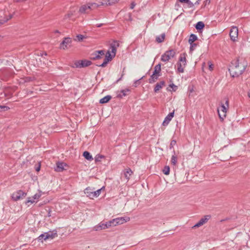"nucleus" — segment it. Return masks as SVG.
I'll use <instances>...</instances> for the list:
<instances>
[{"instance_id": "obj_1", "label": "nucleus", "mask_w": 250, "mask_h": 250, "mask_svg": "<svg viewBox=\"0 0 250 250\" xmlns=\"http://www.w3.org/2000/svg\"><path fill=\"white\" fill-rule=\"evenodd\" d=\"M247 66V63L245 61L240 62L239 60L237 59L231 62V66L229 71L232 77H238L244 72Z\"/></svg>"}, {"instance_id": "obj_2", "label": "nucleus", "mask_w": 250, "mask_h": 250, "mask_svg": "<svg viewBox=\"0 0 250 250\" xmlns=\"http://www.w3.org/2000/svg\"><path fill=\"white\" fill-rule=\"evenodd\" d=\"M229 108V100L226 101L225 104L221 103V107L217 108V112L221 121L226 117V114Z\"/></svg>"}, {"instance_id": "obj_3", "label": "nucleus", "mask_w": 250, "mask_h": 250, "mask_svg": "<svg viewBox=\"0 0 250 250\" xmlns=\"http://www.w3.org/2000/svg\"><path fill=\"white\" fill-rule=\"evenodd\" d=\"M175 51L173 49L167 51L162 55L161 60L164 62H167L171 58L175 56Z\"/></svg>"}, {"instance_id": "obj_4", "label": "nucleus", "mask_w": 250, "mask_h": 250, "mask_svg": "<svg viewBox=\"0 0 250 250\" xmlns=\"http://www.w3.org/2000/svg\"><path fill=\"white\" fill-rule=\"evenodd\" d=\"M92 62L90 61L87 60H82L77 61L75 62L74 66L73 67L76 68H83L90 65Z\"/></svg>"}, {"instance_id": "obj_5", "label": "nucleus", "mask_w": 250, "mask_h": 250, "mask_svg": "<svg viewBox=\"0 0 250 250\" xmlns=\"http://www.w3.org/2000/svg\"><path fill=\"white\" fill-rule=\"evenodd\" d=\"M113 220L105 223L101 222L98 225L96 226L94 229L96 231L104 229L109 228L110 227L113 226Z\"/></svg>"}, {"instance_id": "obj_6", "label": "nucleus", "mask_w": 250, "mask_h": 250, "mask_svg": "<svg viewBox=\"0 0 250 250\" xmlns=\"http://www.w3.org/2000/svg\"><path fill=\"white\" fill-rule=\"evenodd\" d=\"M26 195V193L22 190H19L13 193L12 198L14 201H18L23 198Z\"/></svg>"}, {"instance_id": "obj_7", "label": "nucleus", "mask_w": 250, "mask_h": 250, "mask_svg": "<svg viewBox=\"0 0 250 250\" xmlns=\"http://www.w3.org/2000/svg\"><path fill=\"white\" fill-rule=\"evenodd\" d=\"M113 220V226H116L118 225L123 224L124 223H125L128 221H129L130 218L128 217H122L117 218Z\"/></svg>"}, {"instance_id": "obj_8", "label": "nucleus", "mask_w": 250, "mask_h": 250, "mask_svg": "<svg viewBox=\"0 0 250 250\" xmlns=\"http://www.w3.org/2000/svg\"><path fill=\"white\" fill-rule=\"evenodd\" d=\"M238 28L236 26H233L230 30L229 36L230 39L233 42L235 41L238 38Z\"/></svg>"}, {"instance_id": "obj_9", "label": "nucleus", "mask_w": 250, "mask_h": 250, "mask_svg": "<svg viewBox=\"0 0 250 250\" xmlns=\"http://www.w3.org/2000/svg\"><path fill=\"white\" fill-rule=\"evenodd\" d=\"M211 218V216L210 215H207L204 216L203 218H202L198 223H197L194 226H193V228L199 227L206 223Z\"/></svg>"}, {"instance_id": "obj_10", "label": "nucleus", "mask_w": 250, "mask_h": 250, "mask_svg": "<svg viewBox=\"0 0 250 250\" xmlns=\"http://www.w3.org/2000/svg\"><path fill=\"white\" fill-rule=\"evenodd\" d=\"M119 46V43L118 41L114 40L113 42L110 44V48L111 49V53L113 54V56L116 55L117 51V47Z\"/></svg>"}, {"instance_id": "obj_11", "label": "nucleus", "mask_w": 250, "mask_h": 250, "mask_svg": "<svg viewBox=\"0 0 250 250\" xmlns=\"http://www.w3.org/2000/svg\"><path fill=\"white\" fill-rule=\"evenodd\" d=\"M45 237L44 238V240H46L49 238L52 239L58 236L56 230H54L53 231H50L47 232H45Z\"/></svg>"}, {"instance_id": "obj_12", "label": "nucleus", "mask_w": 250, "mask_h": 250, "mask_svg": "<svg viewBox=\"0 0 250 250\" xmlns=\"http://www.w3.org/2000/svg\"><path fill=\"white\" fill-rule=\"evenodd\" d=\"M174 115V111L169 113L165 118L164 121L163 122V125L164 126L167 125L169 122L171 120Z\"/></svg>"}, {"instance_id": "obj_13", "label": "nucleus", "mask_w": 250, "mask_h": 250, "mask_svg": "<svg viewBox=\"0 0 250 250\" xmlns=\"http://www.w3.org/2000/svg\"><path fill=\"white\" fill-rule=\"evenodd\" d=\"M71 39L70 38H65L63 41L61 43L60 47L63 49L67 48V44L71 43Z\"/></svg>"}, {"instance_id": "obj_14", "label": "nucleus", "mask_w": 250, "mask_h": 250, "mask_svg": "<svg viewBox=\"0 0 250 250\" xmlns=\"http://www.w3.org/2000/svg\"><path fill=\"white\" fill-rule=\"evenodd\" d=\"M65 164L64 163L58 162L56 163V166L54 168L57 172H61L64 170V166Z\"/></svg>"}, {"instance_id": "obj_15", "label": "nucleus", "mask_w": 250, "mask_h": 250, "mask_svg": "<svg viewBox=\"0 0 250 250\" xmlns=\"http://www.w3.org/2000/svg\"><path fill=\"white\" fill-rule=\"evenodd\" d=\"M165 82L164 81L157 83L154 88V92L157 93L161 88H162L163 86L165 85Z\"/></svg>"}, {"instance_id": "obj_16", "label": "nucleus", "mask_w": 250, "mask_h": 250, "mask_svg": "<svg viewBox=\"0 0 250 250\" xmlns=\"http://www.w3.org/2000/svg\"><path fill=\"white\" fill-rule=\"evenodd\" d=\"M161 71V63H159L155 65L154 67V70L153 72V75H157L158 76H160V73Z\"/></svg>"}, {"instance_id": "obj_17", "label": "nucleus", "mask_w": 250, "mask_h": 250, "mask_svg": "<svg viewBox=\"0 0 250 250\" xmlns=\"http://www.w3.org/2000/svg\"><path fill=\"white\" fill-rule=\"evenodd\" d=\"M84 192L87 197L92 199V194L93 191L92 188H91L90 187L86 188L84 189Z\"/></svg>"}, {"instance_id": "obj_18", "label": "nucleus", "mask_w": 250, "mask_h": 250, "mask_svg": "<svg viewBox=\"0 0 250 250\" xmlns=\"http://www.w3.org/2000/svg\"><path fill=\"white\" fill-rule=\"evenodd\" d=\"M89 10V7L88 4H84L81 6L79 9V12L81 13H87V10Z\"/></svg>"}, {"instance_id": "obj_19", "label": "nucleus", "mask_w": 250, "mask_h": 250, "mask_svg": "<svg viewBox=\"0 0 250 250\" xmlns=\"http://www.w3.org/2000/svg\"><path fill=\"white\" fill-rule=\"evenodd\" d=\"M130 91V89L128 88L122 90H121V94H118L117 95V97L119 98H122L123 97L127 95V92H129Z\"/></svg>"}, {"instance_id": "obj_20", "label": "nucleus", "mask_w": 250, "mask_h": 250, "mask_svg": "<svg viewBox=\"0 0 250 250\" xmlns=\"http://www.w3.org/2000/svg\"><path fill=\"white\" fill-rule=\"evenodd\" d=\"M195 28L198 31H201L205 27V24L203 21H198L195 26Z\"/></svg>"}, {"instance_id": "obj_21", "label": "nucleus", "mask_w": 250, "mask_h": 250, "mask_svg": "<svg viewBox=\"0 0 250 250\" xmlns=\"http://www.w3.org/2000/svg\"><path fill=\"white\" fill-rule=\"evenodd\" d=\"M111 96L110 95H107L104 98H102L100 100V104H105L108 102L111 99Z\"/></svg>"}, {"instance_id": "obj_22", "label": "nucleus", "mask_w": 250, "mask_h": 250, "mask_svg": "<svg viewBox=\"0 0 250 250\" xmlns=\"http://www.w3.org/2000/svg\"><path fill=\"white\" fill-rule=\"evenodd\" d=\"M90 59L92 60H99L101 59V57L97 54L96 51H95L90 55Z\"/></svg>"}, {"instance_id": "obj_23", "label": "nucleus", "mask_w": 250, "mask_h": 250, "mask_svg": "<svg viewBox=\"0 0 250 250\" xmlns=\"http://www.w3.org/2000/svg\"><path fill=\"white\" fill-rule=\"evenodd\" d=\"M83 155L85 158V159H86L87 160L91 161L93 160V157L92 155L89 152L87 151H84Z\"/></svg>"}, {"instance_id": "obj_24", "label": "nucleus", "mask_w": 250, "mask_h": 250, "mask_svg": "<svg viewBox=\"0 0 250 250\" xmlns=\"http://www.w3.org/2000/svg\"><path fill=\"white\" fill-rule=\"evenodd\" d=\"M165 34L163 33L160 36H157L156 38V41L158 43H161L164 42L165 38Z\"/></svg>"}, {"instance_id": "obj_25", "label": "nucleus", "mask_w": 250, "mask_h": 250, "mask_svg": "<svg viewBox=\"0 0 250 250\" xmlns=\"http://www.w3.org/2000/svg\"><path fill=\"white\" fill-rule=\"evenodd\" d=\"M132 173V171L130 168H128L125 169V173H124V175L127 180L129 179V177L131 175Z\"/></svg>"}, {"instance_id": "obj_26", "label": "nucleus", "mask_w": 250, "mask_h": 250, "mask_svg": "<svg viewBox=\"0 0 250 250\" xmlns=\"http://www.w3.org/2000/svg\"><path fill=\"white\" fill-rule=\"evenodd\" d=\"M104 189V187H103L100 189H99L97 190L96 191H93V194H92V198H93L94 197H97L98 196H99L101 193V191Z\"/></svg>"}, {"instance_id": "obj_27", "label": "nucleus", "mask_w": 250, "mask_h": 250, "mask_svg": "<svg viewBox=\"0 0 250 250\" xmlns=\"http://www.w3.org/2000/svg\"><path fill=\"white\" fill-rule=\"evenodd\" d=\"M159 76L156 74L153 75V74H152L148 80L149 83H154L158 79Z\"/></svg>"}, {"instance_id": "obj_28", "label": "nucleus", "mask_w": 250, "mask_h": 250, "mask_svg": "<svg viewBox=\"0 0 250 250\" xmlns=\"http://www.w3.org/2000/svg\"><path fill=\"white\" fill-rule=\"evenodd\" d=\"M198 40L197 36L193 34H191L189 38L188 39V43H192L194 42L195 41Z\"/></svg>"}, {"instance_id": "obj_29", "label": "nucleus", "mask_w": 250, "mask_h": 250, "mask_svg": "<svg viewBox=\"0 0 250 250\" xmlns=\"http://www.w3.org/2000/svg\"><path fill=\"white\" fill-rule=\"evenodd\" d=\"M88 4L89 7V10H93L100 6V5L95 2L88 3Z\"/></svg>"}, {"instance_id": "obj_30", "label": "nucleus", "mask_w": 250, "mask_h": 250, "mask_svg": "<svg viewBox=\"0 0 250 250\" xmlns=\"http://www.w3.org/2000/svg\"><path fill=\"white\" fill-rule=\"evenodd\" d=\"M189 43L190 44L189 52L191 53L193 51H194L195 49V48H196V47L198 45V44L196 43H195L194 42H192V43Z\"/></svg>"}, {"instance_id": "obj_31", "label": "nucleus", "mask_w": 250, "mask_h": 250, "mask_svg": "<svg viewBox=\"0 0 250 250\" xmlns=\"http://www.w3.org/2000/svg\"><path fill=\"white\" fill-rule=\"evenodd\" d=\"M109 62V59H107V58H106L105 57L104 62L102 64H99V65L97 64V65L98 66L102 67H104L105 66H106V65L107 64V63Z\"/></svg>"}, {"instance_id": "obj_32", "label": "nucleus", "mask_w": 250, "mask_h": 250, "mask_svg": "<svg viewBox=\"0 0 250 250\" xmlns=\"http://www.w3.org/2000/svg\"><path fill=\"white\" fill-rule=\"evenodd\" d=\"M173 152L175 154L174 150L173 151ZM177 157L175 155V154L173 155L171 157V164L175 166L177 164Z\"/></svg>"}, {"instance_id": "obj_33", "label": "nucleus", "mask_w": 250, "mask_h": 250, "mask_svg": "<svg viewBox=\"0 0 250 250\" xmlns=\"http://www.w3.org/2000/svg\"><path fill=\"white\" fill-rule=\"evenodd\" d=\"M13 17L12 15H9V17L4 18L3 20H0V25L7 22L9 20L11 19Z\"/></svg>"}, {"instance_id": "obj_34", "label": "nucleus", "mask_w": 250, "mask_h": 250, "mask_svg": "<svg viewBox=\"0 0 250 250\" xmlns=\"http://www.w3.org/2000/svg\"><path fill=\"white\" fill-rule=\"evenodd\" d=\"M84 38H85V37L83 35L79 34L76 36V38L74 39V40L76 41L81 42Z\"/></svg>"}, {"instance_id": "obj_35", "label": "nucleus", "mask_w": 250, "mask_h": 250, "mask_svg": "<svg viewBox=\"0 0 250 250\" xmlns=\"http://www.w3.org/2000/svg\"><path fill=\"white\" fill-rule=\"evenodd\" d=\"M183 55L184 56L183 57L180 56L179 61L181 62H182L183 63H184V66H185V65H186V54L185 53H184L183 54Z\"/></svg>"}, {"instance_id": "obj_36", "label": "nucleus", "mask_w": 250, "mask_h": 250, "mask_svg": "<svg viewBox=\"0 0 250 250\" xmlns=\"http://www.w3.org/2000/svg\"><path fill=\"white\" fill-rule=\"evenodd\" d=\"M178 68L177 71L179 73H183L184 71V67H182V64L181 62H178L177 63Z\"/></svg>"}, {"instance_id": "obj_37", "label": "nucleus", "mask_w": 250, "mask_h": 250, "mask_svg": "<svg viewBox=\"0 0 250 250\" xmlns=\"http://www.w3.org/2000/svg\"><path fill=\"white\" fill-rule=\"evenodd\" d=\"M170 168L169 166H165L163 170V172L165 175H168L169 174Z\"/></svg>"}, {"instance_id": "obj_38", "label": "nucleus", "mask_w": 250, "mask_h": 250, "mask_svg": "<svg viewBox=\"0 0 250 250\" xmlns=\"http://www.w3.org/2000/svg\"><path fill=\"white\" fill-rule=\"evenodd\" d=\"M115 56H113V54L111 55L110 54V52L109 51H108L106 54L105 57L107 59H109V61H110L113 58H114Z\"/></svg>"}, {"instance_id": "obj_39", "label": "nucleus", "mask_w": 250, "mask_h": 250, "mask_svg": "<svg viewBox=\"0 0 250 250\" xmlns=\"http://www.w3.org/2000/svg\"><path fill=\"white\" fill-rule=\"evenodd\" d=\"M107 0V3H106V5H111L117 2H118V1L119 0Z\"/></svg>"}, {"instance_id": "obj_40", "label": "nucleus", "mask_w": 250, "mask_h": 250, "mask_svg": "<svg viewBox=\"0 0 250 250\" xmlns=\"http://www.w3.org/2000/svg\"><path fill=\"white\" fill-rule=\"evenodd\" d=\"M45 237V233L41 234L38 237V241H41L42 242H43V240H44V238Z\"/></svg>"}, {"instance_id": "obj_41", "label": "nucleus", "mask_w": 250, "mask_h": 250, "mask_svg": "<svg viewBox=\"0 0 250 250\" xmlns=\"http://www.w3.org/2000/svg\"><path fill=\"white\" fill-rule=\"evenodd\" d=\"M35 202L34 199L32 197H28L27 201L25 202V204L27 205L28 203L33 204Z\"/></svg>"}, {"instance_id": "obj_42", "label": "nucleus", "mask_w": 250, "mask_h": 250, "mask_svg": "<svg viewBox=\"0 0 250 250\" xmlns=\"http://www.w3.org/2000/svg\"><path fill=\"white\" fill-rule=\"evenodd\" d=\"M41 196V194L40 193H36L34 196H33L32 198L34 199V200H38L40 197Z\"/></svg>"}, {"instance_id": "obj_43", "label": "nucleus", "mask_w": 250, "mask_h": 250, "mask_svg": "<svg viewBox=\"0 0 250 250\" xmlns=\"http://www.w3.org/2000/svg\"><path fill=\"white\" fill-rule=\"evenodd\" d=\"M96 52L100 55L101 59L104 55V50H96Z\"/></svg>"}, {"instance_id": "obj_44", "label": "nucleus", "mask_w": 250, "mask_h": 250, "mask_svg": "<svg viewBox=\"0 0 250 250\" xmlns=\"http://www.w3.org/2000/svg\"><path fill=\"white\" fill-rule=\"evenodd\" d=\"M9 109V107L5 105H0V111H6Z\"/></svg>"}, {"instance_id": "obj_45", "label": "nucleus", "mask_w": 250, "mask_h": 250, "mask_svg": "<svg viewBox=\"0 0 250 250\" xmlns=\"http://www.w3.org/2000/svg\"><path fill=\"white\" fill-rule=\"evenodd\" d=\"M145 77V76H143L142 77H141L140 79L138 80H136L134 82V84H133V85L135 87H136L138 85H139L140 83V81L141 80L143 79Z\"/></svg>"}, {"instance_id": "obj_46", "label": "nucleus", "mask_w": 250, "mask_h": 250, "mask_svg": "<svg viewBox=\"0 0 250 250\" xmlns=\"http://www.w3.org/2000/svg\"><path fill=\"white\" fill-rule=\"evenodd\" d=\"M104 158V156L102 155H98L95 157V161H100L102 158Z\"/></svg>"}, {"instance_id": "obj_47", "label": "nucleus", "mask_w": 250, "mask_h": 250, "mask_svg": "<svg viewBox=\"0 0 250 250\" xmlns=\"http://www.w3.org/2000/svg\"><path fill=\"white\" fill-rule=\"evenodd\" d=\"M176 144V141L175 140H172L171 141L170 146H169V148L172 149L173 147V146H175Z\"/></svg>"}, {"instance_id": "obj_48", "label": "nucleus", "mask_w": 250, "mask_h": 250, "mask_svg": "<svg viewBox=\"0 0 250 250\" xmlns=\"http://www.w3.org/2000/svg\"><path fill=\"white\" fill-rule=\"evenodd\" d=\"M169 86L171 87L172 88L173 91H175L177 89V86L175 85L173 83L170 84Z\"/></svg>"}, {"instance_id": "obj_49", "label": "nucleus", "mask_w": 250, "mask_h": 250, "mask_svg": "<svg viewBox=\"0 0 250 250\" xmlns=\"http://www.w3.org/2000/svg\"><path fill=\"white\" fill-rule=\"evenodd\" d=\"M73 15V13L72 12H69L67 14L65 15L64 16V19L69 18Z\"/></svg>"}, {"instance_id": "obj_50", "label": "nucleus", "mask_w": 250, "mask_h": 250, "mask_svg": "<svg viewBox=\"0 0 250 250\" xmlns=\"http://www.w3.org/2000/svg\"><path fill=\"white\" fill-rule=\"evenodd\" d=\"M186 3H188V6L189 8H192L194 6V3H193L192 2H191L190 1V0H188V2H186Z\"/></svg>"}, {"instance_id": "obj_51", "label": "nucleus", "mask_w": 250, "mask_h": 250, "mask_svg": "<svg viewBox=\"0 0 250 250\" xmlns=\"http://www.w3.org/2000/svg\"><path fill=\"white\" fill-rule=\"evenodd\" d=\"M210 0H206L204 2V6H205L207 4H209L210 3Z\"/></svg>"}, {"instance_id": "obj_52", "label": "nucleus", "mask_w": 250, "mask_h": 250, "mask_svg": "<svg viewBox=\"0 0 250 250\" xmlns=\"http://www.w3.org/2000/svg\"><path fill=\"white\" fill-rule=\"evenodd\" d=\"M40 169H41V165L39 164L38 166L35 167V170L37 171H39L40 170Z\"/></svg>"}, {"instance_id": "obj_53", "label": "nucleus", "mask_w": 250, "mask_h": 250, "mask_svg": "<svg viewBox=\"0 0 250 250\" xmlns=\"http://www.w3.org/2000/svg\"><path fill=\"white\" fill-rule=\"evenodd\" d=\"M135 5V3L134 2H132L130 4V8L131 9H133Z\"/></svg>"}, {"instance_id": "obj_54", "label": "nucleus", "mask_w": 250, "mask_h": 250, "mask_svg": "<svg viewBox=\"0 0 250 250\" xmlns=\"http://www.w3.org/2000/svg\"><path fill=\"white\" fill-rule=\"evenodd\" d=\"M181 3H186L188 2V0H178Z\"/></svg>"}, {"instance_id": "obj_55", "label": "nucleus", "mask_w": 250, "mask_h": 250, "mask_svg": "<svg viewBox=\"0 0 250 250\" xmlns=\"http://www.w3.org/2000/svg\"><path fill=\"white\" fill-rule=\"evenodd\" d=\"M51 209H49L48 211V214H47V216L48 217H50L51 216Z\"/></svg>"}, {"instance_id": "obj_56", "label": "nucleus", "mask_w": 250, "mask_h": 250, "mask_svg": "<svg viewBox=\"0 0 250 250\" xmlns=\"http://www.w3.org/2000/svg\"><path fill=\"white\" fill-rule=\"evenodd\" d=\"M40 55L42 56V57H43V55L44 56H46L47 55V53L46 52H42V53H41Z\"/></svg>"}, {"instance_id": "obj_57", "label": "nucleus", "mask_w": 250, "mask_h": 250, "mask_svg": "<svg viewBox=\"0 0 250 250\" xmlns=\"http://www.w3.org/2000/svg\"><path fill=\"white\" fill-rule=\"evenodd\" d=\"M123 76H124V74H122V75L121 77L119 79H118L117 80L116 83H118V82H119L120 81H121V80H122V78H123Z\"/></svg>"}, {"instance_id": "obj_58", "label": "nucleus", "mask_w": 250, "mask_h": 250, "mask_svg": "<svg viewBox=\"0 0 250 250\" xmlns=\"http://www.w3.org/2000/svg\"><path fill=\"white\" fill-rule=\"evenodd\" d=\"M213 66V65L212 64H210L209 65V69L210 70H212V69H213V66Z\"/></svg>"}, {"instance_id": "obj_59", "label": "nucleus", "mask_w": 250, "mask_h": 250, "mask_svg": "<svg viewBox=\"0 0 250 250\" xmlns=\"http://www.w3.org/2000/svg\"><path fill=\"white\" fill-rule=\"evenodd\" d=\"M103 24V23L97 24L96 26L97 27H101Z\"/></svg>"}, {"instance_id": "obj_60", "label": "nucleus", "mask_w": 250, "mask_h": 250, "mask_svg": "<svg viewBox=\"0 0 250 250\" xmlns=\"http://www.w3.org/2000/svg\"><path fill=\"white\" fill-rule=\"evenodd\" d=\"M200 0H197V1L195 2V3L194 4H194H195V5L199 4V2H200Z\"/></svg>"}, {"instance_id": "obj_61", "label": "nucleus", "mask_w": 250, "mask_h": 250, "mask_svg": "<svg viewBox=\"0 0 250 250\" xmlns=\"http://www.w3.org/2000/svg\"><path fill=\"white\" fill-rule=\"evenodd\" d=\"M99 4L100 5V6L104 5V4H106V3H104L103 2H100Z\"/></svg>"}, {"instance_id": "obj_62", "label": "nucleus", "mask_w": 250, "mask_h": 250, "mask_svg": "<svg viewBox=\"0 0 250 250\" xmlns=\"http://www.w3.org/2000/svg\"><path fill=\"white\" fill-rule=\"evenodd\" d=\"M248 96L249 98H250V91L248 92Z\"/></svg>"}, {"instance_id": "obj_63", "label": "nucleus", "mask_w": 250, "mask_h": 250, "mask_svg": "<svg viewBox=\"0 0 250 250\" xmlns=\"http://www.w3.org/2000/svg\"><path fill=\"white\" fill-rule=\"evenodd\" d=\"M55 32V33H59V31L58 30H56Z\"/></svg>"}]
</instances>
